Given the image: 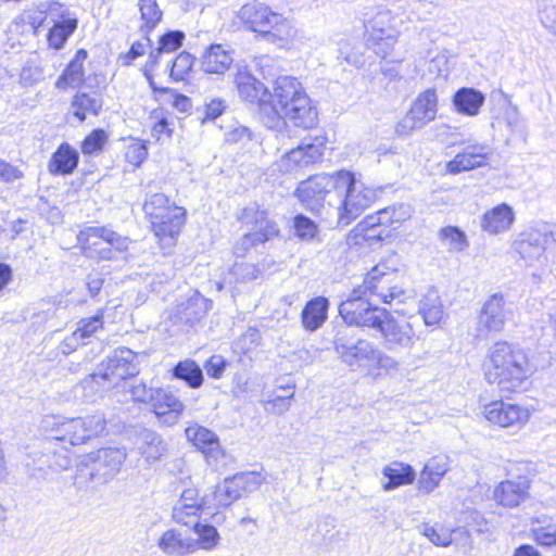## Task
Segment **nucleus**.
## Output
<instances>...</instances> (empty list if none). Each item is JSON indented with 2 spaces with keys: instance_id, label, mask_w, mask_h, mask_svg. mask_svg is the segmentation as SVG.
<instances>
[{
  "instance_id": "680f3d73",
  "label": "nucleus",
  "mask_w": 556,
  "mask_h": 556,
  "mask_svg": "<svg viewBox=\"0 0 556 556\" xmlns=\"http://www.w3.org/2000/svg\"><path fill=\"white\" fill-rule=\"evenodd\" d=\"M539 17L542 25L552 34L556 35V1L540 0Z\"/></svg>"
},
{
  "instance_id": "c756f323",
  "label": "nucleus",
  "mask_w": 556,
  "mask_h": 556,
  "mask_svg": "<svg viewBox=\"0 0 556 556\" xmlns=\"http://www.w3.org/2000/svg\"><path fill=\"white\" fill-rule=\"evenodd\" d=\"M79 164V152L68 142H62L48 161V172L53 176H70Z\"/></svg>"
},
{
  "instance_id": "5701e85b",
  "label": "nucleus",
  "mask_w": 556,
  "mask_h": 556,
  "mask_svg": "<svg viewBox=\"0 0 556 556\" xmlns=\"http://www.w3.org/2000/svg\"><path fill=\"white\" fill-rule=\"evenodd\" d=\"M484 416L490 422L506 428L527 422L530 412L519 405L500 400L484 406Z\"/></svg>"
},
{
  "instance_id": "6ab92c4d",
  "label": "nucleus",
  "mask_w": 556,
  "mask_h": 556,
  "mask_svg": "<svg viewBox=\"0 0 556 556\" xmlns=\"http://www.w3.org/2000/svg\"><path fill=\"white\" fill-rule=\"evenodd\" d=\"M326 139L315 137L303 140L296 148L290 150L281 160V168L286 172H294L321 160Z\"/></svg>"
},
{
  "instance_id": "13d9d810",
  "label": "nucleus",
  "mask_w": 556,
  "mask_h": 556,
  "mask_svg": "<svg viewBox=\"0 0 556 556\" xmlns=\"http://www.w3.org/2000/svg\"><path fill=\"white\" fill-rule=\"evenodd\" d=\"M261 269L250 263L236 262L229 271V281L237 283H247L257 279L261 275Z\"/></svg>"
},
{
  "instance_id": "6e6552de",
  "label": "nucleus",
  "mask_w": 556,
  "mask_h": 556,
  "mask_svg": "<svg viewBox=\"0 0 556 556\" xmlns=\"http://www.w3.org/2000/svg\"><path fill=\"white\" fill-rule=\"evenodd\" d=\"M126 456L124 450L116 447L100 448L90 453L77 466L75 483L78 485L106 483L121 470Z\"/></svg>"
},
{
  "instance_id": "7ed1b4c3",
  "label": "nucleus",
  "mask_w": 556,
  "mask_h": 556,
  "mask_svg": "<svg viewBox=\"0 0 556 556\" xmlns=\"http://www.w3.org/2000/svg\"><path fill=\"white\" fill-rule=\"evenodd\" d=\"M264 481L261 472L242 471L225 478L223 482L207 490L202 497H199L197 489H185L177 502L198 506L205 511L226 508L245 494L256 491Z\"/></svg>"
},
{
  "instance_id": "0eeeda50",
  "label": "nucleus",
  "mask_w": 556,
  "mask_h": 556,
  "mask_svg": "<svg viewBox=\"0 0 556 556\" xmlns=\"http://www.w3.org/2000/svg\"><path fill=\"white\" fill-rule=\"evenodd\" d=\"M42 424L46 429L51 430V440L68 443L72 446L84 444L103 434L106 429V419L100 413L76 418L48 416Z\"/></svg>"
},
{
  "instance_id": "a19ab883",
  "label": "nucleus",
  "mask_w": 556,
  "mask_h": 556,
  "mask_svg": "<svg viewBox=\"0 0 556 556\" xmlns=\"http://www.w3.org/2000/svg\"><path fill=\"white\" fill-rule=\"evenodd\" d=\"M76 28V18L53 20V26L47 35L49 47L55 50L62 49Z\"/></svg>"
},
{
  "instance_id": "4d7b16f0",
  "label": "nucleus",
  "mask_w": 556,
  "mask_h": 556,
  "mask_svg": "<svg viewBox=\"0 0 556 556\" xmlns=\"http://www.w3.org/2000/svg\"><path fill=\"white\" fill-rule=\"evenodd\" d=\"M127 250H117L113 245H109L104 242H96L92 243V245H88L85 248V251H83V255L96 260V261H116L118 260L119 255Z\"/></svg>"
},
{
  "instance_id": "774afa93",
  "label": "nucleus",
  "mask_w": 556,
  "mask_h": 556,
  "mask_svg": "<svg viewBox=\"0 0 556 556\" xmlns=\"http://www.w3.org/2000/svg\"><path fill=\"white\" fill-rule=\"evenodd\" d=\"M58 308L53 304L41 303L38 311H35L30 317L33 326H42L52 318L56 317Z\"/></svg>"
},
{
  "instance_id": "ddd939ff",
  "label": "nucleus",
  "mask_w": 556,
  "mask_h": 556,
  "mask_svg": "<svg viewBox=\"0 0 556 556\" xmlns=\"http://www.w3.org/2000/svg\"><path fill=\"white\" fill-rule=\"evenodd\" d=\"M362 287L353 289L351 295L339 305V315L343 319L340 326L368 327L375 329L379 325L386 308L371 304Z\"/></svg>"
},
{
  "instance_id": "bb28decb",
  "label": "nucleus",
  "mask_w": 556,
  "mask_h": 556,
  "mask_svg": "<svg viewBox=\"0 0 556 556\" xmlns=\"http://www.w3.org/2000/svg\"><path fill=\"white\" fill-rule=\"evenodd\" d=\"M135 443L140 455L149 464L160 460L168 453V443L152 429L140 428L136 433Z\"/></svg>"
},
{
  "instance_id": "b1692460",
  "label": "nucleus",
  "mask_w": 556,
  "mask_h": 556,
  "mask_svg": "<svg viewBox=\"0 0 556 556\" xmlns=\"http://www.w3.org/2000/svg\"><path fill=\"white\" fill-rule=\"evenodd\" d=\"M150 406L159 420L167 426L176 424L185 409L184 403L163 388H155Z\"/></svg>"
},
{
  "instance_id": "423d86ee",
  "label": "nucleus",
  "mask_w": 556,
  "mask_h": 556,
  "mask_svg": "<svg viewBox=\"0 0 556 556\" xmlns=\"http://www.w3.org/2000/svg\"><path fill=\"white\" fill-rule=\"evenodd\" d=\"M136 359L137 354L132 350L118 348L109 354L92 374L81 380L80 387L84 391L97 392L110 386H117L121 381L139 374Z\"/></svg>"
},
{
  "instance_id": "5fc2aeb1",
  "label": "nucleus",
  "mask_w": 556,
  "mask_h": 556,
  "mask_svg": "<svg viewBox=\"0 0 556 556\" xmlns=\"http://www.w3.org/2000/svg\"><path fill=\"white\" fill-rule=\"evenodd\" d=\"M294 384H278L277 391H288L286 394H276L273 399L266 401V409L277 415L286 413L291 406V400L294 396Z\"/></svg>"
},
{
  "instance_id": "de8ad7c7",
  "label": "nucleus",
  "mask_w": 556,
  "mask_h": 556,
  "mask_svg": "<svg viewBox=\"0 0 556 556\" xmlns=\"http://www.w3.org/2000/svg\"><path fill=\"white\" fill-rule=\"evenodd\" d=\"M195 58L187 52H180L174 60L168 63V78L172 83H179L186 79L191 72Z\"/></svg>"
},
{
  "instance_id": "393cba45",
  "label": "nucleus",
  "mask_w": 556,
  "mask_h": 556,
  "mask_svg": "<svg viewBox=\"0 0 556 556\" xmlns=\"http://www.w3.org/2000/svg\"><path fill=\"white\" fill-rule=\"evenodd\" d=\"M530 480L526 476H519L517 480L507 479L495 488V501L505 507L519 506L529 497Z\"/></svg>"
},
{
  "instance_id": "69168bd1",
  "label": "nucleus",
  "mask_w": 556,
  "mask_h": 556,
  "mask_svg": "<svg viewBox=\"0 0 556 556\" xmlns=\"http://www.w3.org/2000/svg\"><path fill=\"white\" fill-rule=\"evenodd\" d=\"M365 34L395 31L390 26V13L378 12L372 18L364 21Z\"/></svg>"
},
{
  "instance_id": "9d476101",
  "label": "nucleus",
  "mask_w": 556,
  "mask_h": 556,
  "mask_svg": "<svg viewBox=\"0 0 556 556\" xmlns=\"http://www.w3.org/2000/svg\"><path fill=\"white\" fill-rule=\"evenodd\" d=\"M333 349L342 363L353 370L371 367L376 355V344L357 338L352 328L338 326L333 337Z\"/></svg>"
},
{
  "instance_id": "e433bc0d",
  "label": "nucleus",
  "mask_w": 556,
  "mask_h": 556,
  "mask_svg": "<svg viewBox=\"0 0 556 556\" xmlns=\"http://www.w3.org/2000/svg\"><path fill=\"white\" fill-rule=\"evenodd\" d=\"M232 56L222 45H211L202 55L201 67L207 74L223 75L231 65Z\"/></svg>"
},
{
  "instance_id": "cd10ccee",
  "label": "nucleus",
  "mask_w": 556,
  "mask_h": 556,
  "mask_svg": "<svg viewBox=\"0 0 556 556\" xmlns=\"http://www.w3.org/2000/svg\"><path fill=\"white\" fill-rule=\"evenodd\" d=\"M101 239L104 243L115 247L117 250H128L129 239L119 235L118 232L104 227V226H88L79 230L77 233V244L81 252L85 248L92 245L97 241L92 239Z\"/></svg>"
},
{
  "instance_id": "c03bdc74",
  "label": "nucleus",
  "mask_w": 556,
  "mask_h": 556,
  "mask_svg": "<svg viewBox=\"0 0 556 556\" xmlns=\"http://www.w3.org/2000/svg\"><path fill=\"white\" fill-rule=\"evenodd\" d=\"M419 314L427 326L438 325L443 316V304L435 292H429L419 302Z\"/></svg>"
},
{
  "instance_id": "72a5a7b5",
  "label": "nucleus",
  "mask_w": 556,
  "mask_h": 556,
  "mask_svg": "<svg viewBox=\"0 0 556 556\" xmlns=\"http://www.w3.org/2000/svg\"><path fill=\"white\" fill-rule=\"evenodd\" d=\"M515 220V213L506 203H501L485 212L481 218L482 230L496 235L510 228Z\"/></svg>"
},
{
  "instance_id": "58836bf2",
  "label": "nucleus",
  "mask_w": 556,
  "mask_h": 556,
  "mask_svg": "<svg viewBox=\"0 0 556 556\" xmlns=\"http://www.w3.org/2000/svg\"><path fill=\"white\" fill-rule=\"evenodd\" d=\"M169 372L173 379L184 381L190 389H199L204 383L203 368L192 358L179 361Z\"/></svg>"
},
{
  "instance_id": "338daca9",
  "label": "nucleus",
  "mask_w": 556,
  "mask_h": 556,
  "mask_svg": "<svg viewBox=\"0 0 556 556\" xmlns=\"http://www.w3.org/2000/svg\"><path fill=\"white\" fill-rule=\"evenodd\" d=\"M105 273L100 268H93L86 276V288L91 299H97L103 288Z\"/></svg>"
},
{
  "instance_id": "473e14b6",
  "label": "nucleus",
  "mask_w": 556,
  "mask_h": 556,
  "mask_svg": "<svg viewBox=\"0 0 556 556\" xmlns=\"http://www.w3.org/2000/svg\"><path fill=\"white\" fill-rule=\"evenodd\" d=\"M485 102V94L473 87H462L452 96V104L458 114L477 116Z\"/></svg>"
},
{
  "instance_id": "603ef678",
  "label": "nucleus",
  "mask_w": 556,
  "mask_h": 556,
  "mask_svg": "<svg viewBox=\"0 0 556 556\" xmlns=\"http://www.w3.org/2000/svg\"><path fill=\"white\" fill-rule=\"evenodd\" d=\"M417 530L435 546L447 547L453 542L452 533L442 526L422 522Z\"/></svg>"
},
{
  "instance_id": "412c9836",
  "label": "nucleus",
  "mask_w": 556,
  "mask_h": 556,
  "mask_svg": "<svg viewBox=\"0 0 556 556\" xmlns=\"http://www.w3.org/2000/svg\"><path fill=\"white\" fill-rule=\"evenodd\" d=\"M185 434L187 440L204 454L207 463H217L219 458L225 456L219 438L211 429L193 422L185 429Z\"/></svg>"
},
{
  "instance_id": "052dcab7",
  "label": "nucleus",
  "mask_w": 556,
  "mask_h": 556,
  "mask_svg": "<svg viewBox=\"0 0 556 556\" xmlns=\"http://www.w3.org/2000/svg\"><path fill=\"white\" fill-rule=\"evenodd\" d=\"M202 511L198 506L176 502L172 509V518L179 525L190 526L192 523L190 519L199 518Z\"/></svg>"
},
{
  "instance_id": "c9c22d12",
  "label": "nucleus",
  "mask_w": 556,
  "mask_h": 556,
  "mask_svg": "<svg viewBox=\"0 0 556 556\" xmlns=\"http://www.w3.org/2000/svg\"><path fill=\"white\" fill-rule=\"evenodd\" d=\"M382 475L387 479V482L382 484V489L387 492L393 491L402 485L410 484L416 479L414 467L402 462H392L384 466Z\"/></svg>"
},
{
  "instance_id": "4468645a",
  "label": "nucleus",
  "mask_w": 556,
  "mask_h": 556,
  "mask_svg": "<svg viewBox=\"0 0 556 556\" xmlns=\"http://www.w3.org/2000/svg\"><path fill=\"white\" fill-rule=\"evenodd\" d=\"M212 305V300L206 299L199 291L179 301L168 316L172 334L190 332L206 316Z\"/></svg>"
},
{
  "instance_id": "2f4dec72",
  "label": "nucleus",
  "mask_w": 556,
  "mask_h": 556,
  "mask_svg": "<svg viewBox=\"0 0 556 556\" xmlns=\"http://www.w3.org/2000/svg\"><path fill=\"white\" fill-rule=\"evenodd\" d=\"M88 58V51L80 48L76 51L73 59L68 62L55 81V87L60 90L79 88L85 83L84 63Z\"/></svg>"
},
{
  "instance_id": "4c0bfd02",
  "label": "nucleus",
  "mask_w": 556,
  "mask_h": 556,
  "mask_svg": "<svg viewBox=\"0 0 556 556\" xmlns=\"http://www.w3.org/2000/svg\"><path fill=\"white\" fill-rule=\"evenodd\" d=\"M315 545L325 553L333 548V544L341 540V531L337 529L336 518L324 516L318 519L313 534Z\"/></svg>"
},
{
  "instance_id": "dca6fc26",
  "label": "nucleus",
  "mask_w": 556,
  "mask_h": 556,
  "mask_svg": "<svg viewBox=\"0 0 556 556\" xmlns=\"http://www.w3.org/2000/svg\"><path fill=\"white\" fill-rule=\"evenodd\" d=\"M375 330L380 332L384 348L391 352L413 346L416 338L413 325L405 319L395 318L387 308Z\"/></svg>"
},
{
  "instance_id": "e2e57ef3",
  "label": "nucleus",
  "mask_w": 556,
  "mask_h": 556,
  "mask_svg": "<svg viewBox=\"0 0 556 556\" xmlns=\"http://www.w3.org/2000/svg\"><path fill=\"white\" fill-rule=\"evenodd\" d=\"M230 366L228 359L220 354H213L203 364L202 368L205 370L208 378L218 380L223 377L226 369Z\"/></svg>"
},
{
  "instance_id": "864d4df0",
  "label": "nucleus",
  "mask_w": 556,
  "mask_h": 556,
  "mask_svg": "<svg viewBox=\"0 0 556 556\" xmlns=\"http://www.w3.org/2000/svg\"><path fill=\"white\" fill-rule=\"evenodd\" d=\"M401 257L393 253L388 257L381 260L366 276H396V279H403L404 273L402 270Z\"/></svg>"
},
{
  "instance_id": "a211bd4d",
  "label": "nucleus",
  "mask_w": 556,
  "mask_h": 556,
  "mask_svg": "<svg viewBox=\"0 0 556 556\" xmlns=\"http://www.w3.org/2000/svg\"><path fill=\"white\" fill-rule=\"evenodd\" d=\"M508 311L506 301L501 293L492 294L482 305L477 320L478 337H488L491 332L504 329Z\"/></svg>"
},
{
  "instance_id": "39448f33",
  "label": "nucleus",
  "mask_w": 556,
  "mask_h": 556,
  "mask_svg": "<svg viewBox=\"0 0 556 556\" xmlns=\"http://www.w3.org/2000/svg\"><path fill=\"white\" fill-rule=\"evenodd\" d=\"M142 211L154 235L161 241L173 244L186 224L187 211L161 192L148 193Z\"/></svg>"
},
{
  "instance_id": "c85d7f7f",
  "label": "nucleus",
  "mask_w": 556,
  "mask_h": 556,
  "mask_svg": "<svg viewBox=\"0 0 556 556\" xmlns=\"http://www.w3.org/2000/svg\"><path fill=\"white\" fill-rule=\"evenodd\" d=\"M157 547L167 556H187L194 553L193 538L188 531L170 528L157 540Z\"/></svg>"
},
{
  "instance_id": "20e7f679",
  "label": "nucleus",
  "mask_w": 556,
  "mask_h": 556,
  "mask_svg": "<svg viewBox=\"0 0 556 556\" xmlns=\"http://www.w3.org/2000/svg\"><path fill=\"white\" fill-rule=\"evenodd\" d=\"M341 180V170L333 174H316L299 182L294 197L303 208L316 217L327 218L332 212L337 214L339 191L346 188Z\"/></svg>"
},
{
  "instance_id": "3c124183",
  "label": "nucleus",
  "mask_w": 556,
  "mask_h": 556,
  "mask_svg": "<svg viewBox=\"0 0 556 556\" xmlns=\"http://www.w3.org/2000/svg\"><path fill=\"white\" fill-rule=\"evenodd\" d=\"M396 276H366L359 286L368 295H375L382 300L384 295L392 290L393 285L397 281Z\"/></svg>"
},
{
  "instance_id": "aec40b11",
  "label": "nucleus",
  "mask_w": 556,
  "mask_h": 556,
  "mask_svg": "<svg viewBox=\"0 0 556 556\" xmlns=\"http://www.w3.org/2000/svg\"><path fill=\"white\" fill-rule=\"evenodd\" d=\"M235 85L239 98L250 104L258 106V116L262 121V105L269 99V89L257 79L247 67L238 68L235 75Z\"/></svg>"
},
{
  "instance_id": "f8f14e48",
  "label": "nucleus",
  "mask_w": 556,
  "mask_h": 556,
  "mask_svg": "<svg viewBox=\"0 0 556 556\" xmlns=\"http://www.w3.org/2000/svg\"><path fill=\"white\" fill-rule=\"evenodd\" d=\"M556 243V224L543 223L519 235L514 242V250L528 266L546 261V249Z\"/></svg>"
},
{
  "instance_id": "8fccbe9b",
  "label": "nucleus",
  "mask_w": 556,
  "mask_h": 556,
  "mask_svg": "<svg viewBox=\"0 0 556 556\" xmlns=\"http://www.w3.org/2000/svg\"><path fill=\"white\" fill-rule=\"evenodd\" d=\"M139 10L143 25L141 30L149 35L162 21L163 12L159 8L156 0H139Z\"/></svg>"
},
{
  "instance_id": "37998d69",
  "label": "nucleus",
  "mask_w": 556,
  "mask_h": 556,
  "mask_svg": "<svg viewBox=\"0 0 556 556\" xmlns=\"http://www.w3.org/2000/svg\"><path fill=\"white\" fill-rule=\"evenodd\" d=\"M365 45L368 49L372 50L374 53L382 59H386L391 51L395 42L397 41L396 31L389 33H368L364 35Z\"/></svg>"
},
{
  "instance_id": "9b49d317",
  "label": "nucleus",
  "mask_w": 556,
  "mask_h": 556,
  "mask_svg": "<svg viewBox=\"0 0 556 556\" xmlns=\"http://www.w3.org/2000/svg\"><path fill=\"white\" fill-rule=\"evenodd\" d=\"M239 16L251 30L262 34L268 40L283 41L291 36V28L287 21L263 3L244 4Z\"/></svg>"
},
{
  "instance_id": "f3484780",
  "label": "nucleus",
  "mask_w": 556,
  "mask_h": 556,
  "mask_svg": "<svg viewBox=\"0 0 556 556\" xmlns=\"http://www.w3.org/2000/svg\"><path fill=\"white\" fill-rule=\"evenodd\" d=\"M238 222L251 229L258 240L266 242L280 232L278 224L269 217V211L257 202H251L237 215Z\"/></svg>"
},
{
  "instance_id": "a18cd8bd",
  "label": "nucleus",
  "mask_w": 556,
  "mask_h": 556,
  "mask_svg": "<svg viewBox=\"0 0 556 556\" xmlns=\"http://www.w3.org/2000/svg\"><path fill=\"white\" fill-rule=\"evenodd\" d=\"M291 231L296 239L312 242L317 239L319 227L315 220L305 214L298 213L292 218Z\"/></svg>"
},
{
  "instance_id": "2eb2a0df",
  "label": "nucleus",
  "mask_w": 556,
  "mask_h": 556,
  "mask_svg": "<svg viewBox=\"0 0 556 556\" xmlns=\"http://www.w3.org/2000/svg\"><path fill=\"white\" fill-rule=\"evenodd\" d=\"M438 94L430 88L420 92L410 105L406 115L397 123L395 132L408 136L435 119L438 112Z\"/></svg>"
},
{
  "instance_id": "ea45409f",
  "label": "nucleus",
  "mask_w": 556,
  "mask_h": 556,
  "mask_svg": "<svg viewBox=\"0 0 556 556\" xmlns=\"http://www.w3.org/2000/svg\"><path fill=\"white\" fill-rule=\"evenodd\" d=\"M532 539L541 546L556 545V521L553 517L542 514L531 519Z\"/></svg>"
},
{
  "instance_id": "f03ea898",
  "label": "nucleus",
  "mask_w": 556,
  "mask_h": 556,
  "mask_svg": "<svg viewBox=\"0 0 556 556\" xmlns=\"http://www.w3.org/2000/svg\"><path fill=\"white\" fill-rule=\"evenodd\" d=\"M491 368L485 379L503 392L511 393L526 389L535 371L527 353L518 345L506 341L495 342L489 350Z\"/></svg>"
},
{
  "instance_id": "f704fd0d",
  "label": "nucleus",
  "mask_w": 556,
  "mask_h": 556,
  "mask_svg": "<svg viewBox=\"0 0 556 556\" xmlns=\"http://www.w3.org/2000/svg\"><path fill=\"white\" fill-rule=\"evenodd\" d=\"M74 117L80 123L85 122L87 115L98 116L103 106L102 94L98 91H78L71 102Z\"/></svg>"
},
{
  "instance_id": "a878e982",
  "label": "nucleus",
  "mask_w": 556,
  "mask_h": 556,
  "mask_svg": "<svg viewBox=\"0 0 556 556\" xmlns=\"http://www.w3.org/2000/svg\"><path fill=\"white\" fill-rule=\"evenodd\" d=\"M491 149L486 144H469L464 150L457 153L452 161L446 165L452 174L470 170L477 167H482L486 164Z\"/></svg>"
},
{
  "instance_id": "49530a36",
  "label": "nucleus",
  "mask_w": 556,
  "mask_h": 556,
  "mask_svg": "<svg viewBox=\"0 0 556 556\" xmlns=\"http://www.w3.org/2000/svg\"><path fill=\"white\" fill-rule=\"evenodd\" d=\"M438 238L448 247L451 252H463L469 247L466 232L458 226H445L438 232Z\"/></svg>"
},
{
  "instance_id": "f257e3e1",
  "label": "nucleus",
  "mask_w": 556,
  "mask_h": 556,
  "mask_svg": "<svg viewBox=\"0 0 556 556\" xmlns=\"http://www.w3.org/2000/svg\"><path fill=\"white\" fill-rule=\"evenodd\" d=\"M288 122L294 127L312 129L318 123V112L298 78L279 76L268 102L262 105V124L280 132Z\"/></svg>"
},
{
  "instance_id": "79ce46f5",
  "label": "nucleus",
  "mask_w": 556,
  "mask_h": 556,
  "mask_svg": "<svg viewBox=\"0 0 556 556\" xmlns=\"http://www.w3.org/2000/svg\"><path fill=\"white\" fill-rule=\"evenodd\" d=\"M192 531L198 535L193 539L194 552L199 548L213 551L218 546L220 535L214 525L197 520L192 523Z\"/></svg>"
},
{
  "instance_id": "0e129e2a",
  "label": "nucleus",
  "mask_w": 556,
  "mask_h": 556,
  "mask_svg": "<svg viewBox=\"0 0 556 556\" xmlns=\"http://www.w3.org/2000/svg\"><path fill=\"white\" fill-rule=\"evenodd\" d=\"M185 40V33L181 30H167L159 38L157 47L164 53H173L178 50Z\"/></svg>"
},
{
  "instance_id": "7c9ffc66",
  "label": "nucleus",
  "mask_w": 556,
  "mask_h": 556,
  "mask_svg": "<svg viewBox=\"0 0 556 556\" xmlns=\"http://www.w3.org/2000/svg\"><path fill=\"white\" fill-rule=\"evenodd\" d=\"M330 301L324 295L308 300L302 308L300 318L303 328L308 332L320 329L328 319Z\"/></svg>"
},
{
  "instance_id": "1a4fd4ad",
  "label": "nucleus",
  "mask_w": 556,
  "mask_h": 556,
  "mask_svg": "<svg viewBox=\"0 0 556 556\" xmlns=\"http://www.w3.org/2000/svg\"><path fill=\"white\" fill-rule=\"evenodd\" d=\"M341 180L346 182V188L339 191L337 218L338 225L344 227L356 219L375 201L376 193L357 180L352 172L342 169Z\"/></svg>"
},
{
  "instance_id": "bf43d9fd",
  "label": "nucleus",
  "mask_w": 556,
  "mask_h": 556,
  "mask_svg": "<svg viewBox=\"0 0 556 556\" xmlns=\"http://www.w3.org/2000/svg\"><path fill=\"white\" fill-rule=\"evenodd\" d=\"M104 325L103 314L101 312L96 315L81 318L77 328L75 329L76 333L85 341L93 336L97 331L102 330Z\"/></svg>"
},
{
  "instance_id": "4be33fe9",
  "label": "nucleus",
  "mask_w": 556,
  "mask_h": 556,
  "mask_svg": "<svg viewBox=\"0 0 556 556\" xmlns=\"http://www.w3.org/2000/svg\"><path fill=\"white\" fill-rule=\"evenodd\" d=\"M367 241H383L396 229L390 206L367 215L357 226Z\"/></svg>"
},
{
  "instance_id": "6e6d98bb",
  "label": "nucleus",
  "mask_w": 556,
  "mask_h": 556,
  "mask_svg": "<svg viewBox=\"0 0 556 556\" xmlns=\"http://www.w3.org/2000/svg\"><path fill=\"white\" fill-rule=\"evenodd\" d=\"M108 141V132L103 128H94L81 141L80 150L84 155H98L103 151Z\"/></svg>"
},
{
  "instance_id": "09e8293b",
  "label": "nucleus",
  "mask_w": 556,
  "mask_h": 556,
  "mask_svg": "<svg viewBox=\"0 0 556 556\" xmlns=\"http://www.w3.org/2000/svg\"><path fill=\"white\" fill-rule=\"evenodd\" d=\"M72 458L68 455L67 450L64 451H55L47 448L45 453L38 458L39 469L43 470L45 467L50 469L51 471H61L66 470L71 467Z\"/></svg>"
}]
</instances>
